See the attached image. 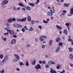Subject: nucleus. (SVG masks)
Instances as JSON below:
<instances>
[{"instance_id": "nucleus-39", "label": "nucleus", "mask_w": 73, "mask_h": 73, "mask_svg": "<svg viewBox=\"0 0 73 73\" xmlns=\"http://www.w3.org/2000/svg\"><path fill=\"white\" fill-rule=\"evenodd\" d=\"M19 64L20 65H24V63H23V62H20Z\"/></svg>"}, {"instance_id": "nucleus-43", "label": "nucleus", "mask_w": 73, "mask_h": 73, "mask_svg": "<svg viewBox=\"0 0 73 73\" xmlns=\"http://www.w3.org/2000/svg\"><path fill=\"white\" fill-rule=\"evenodd\" d=\"M39 0H36V3H35V4H37L39 3Z\"/></svg>"}, {"instance_id": "nucleus-62", "label": "nucleus", "mask_w": 73, "mask_h": 73, "mask_svg": "<svg viewBox=\"0 0 73 73\" xmlns=\"http://www.w3.org/2000/svg\"><path fill=\"white\" fill-rule=\"evenodd\" d=\"M62 15H63V16H65V14H64L63 13H62Z\"/></svg>"}, {"instance_id": "nucleus-61", "label": "nucleus", "mask_w": 73, "mask_h": 73, "mask_svg": "<svg viewBox=\"0 0 73 73\" xmlns=\"http://www.w3.org/2000/svg\"><path fill=\"white\" fill-rule=\"evenodd\" d=\"M62 33V31H60L59 32V33L60 34V35H61V33Z\"/></svg>"}, {"instance_id": "nucleus-45", "label": "nucleus", "mask_w": 73, "mask_h": 73, "mask_svg": "<svg viewBox=\"0 0 73 73\" xmlns=\"http://www.w3.org/2000/svg\"><path fill=\"white\" fill-rule=\"evenodd\" d=\"M46 62L45 61H43L42 62V63L43 64H45V62Z\"/></svg>"}, {"instance_id": "nucleus-48", "label": "nucleus", "mask_w": 73, "mask_h": 73, "mask_svg": "<svg viewBox=\"0 0 73 73\" xmlns=\"http://www.w3.org/2000/svg\"><path fill=\"white\" fill-rule=\"evenodd\" d=\"M3 40L4 41H6V40H7V38H6L5 37L3 38Z\"/></svg>"}, {"instance_id": "nucleus-50", "label": "nucleus", "mask_w": 73, "mask_h": 73, "mask_svg": "<svg viewBox=\"0 0 73 73\" xmlns=\"http://www.w3.org/2000/svg\"><path fill=\"white\" fill-rule=\"evenodd\" d=\"M8 31H7V33H6L4 34V35H8Z\"/></svg>"}, {"instance_id": "nucleus-4", "label": "nucleus", "mask_w": 73, "mask_h": 73, "mask_svg": "<svg viewBox=\"0 0 73 73\" xmlns=\"http://www.w3.org/2000/svg\"><path fill=\"white\" fill-rule=\"evenodd\" d=\"M7 32H9V33L10 35H15L14 31L13 30H9V29H7Z\"/></svg>"}, {"instance_id": "nucleus-49", "label": "nucleus", "mask_w": 73, "mask_h": 73, "mask_svg": "<svg viewBox=\"0 0 73 73\" xmlns=\"http://www.w3.org/2000/svg\"><path fill=\"white\" fill-rule=\"evenodd\" d=\"M25 29H26L27 30H28V29H27V26H25Z\"/></svg>"}, {"instance_id": "nucleus-58", "label": "nucleus", "mask_w": 73, "mask_h": 73, "mask_svg": "<svg viewBox=\"0 0 73 73\" xmlns=\"http://www.w3.org/2000/svg\"><path fill=\"white\" fill-rule=\"evenodd\" d=\"M50 18L51 20H53V17H51Z\"/></svg>"}, {"instance_id": "nucleus-40", "label": "nucleus", "mask_w": 73, "mask_h": 73, "mask_svg": "<svg viewBox=\"0 0 73 73\" xmlns=\"http://www.w3.org/2000/svg\"><path fill=\"white\" fill-rule=\"evenodd\" d=\"M65 73V70H63L62 72H60V73Z\"/></svg>"}, {"instance_id": "nucleus-23", "label": "nucleus", "mask_w": 73, "mask_h": 73, "mask_svg": "<svg viewBox=\"0 0 73 73\" xmlns=\"http://www.w3.org/2000/svg\"><path fill=\"white\" fill-rule=\"evenodd\" d=\"M69 57L70 58V59H72V58H73V55H72V54H71L70 55Z\"/></svg>"}, {"instance_id": "nucleus-1", "label": "nucleus", "mask_w": 73, "mask_h": 73, "mask_svg": "<svg viewBox=\"0 0 73 73\" xmlns=\"http://www.w3.org/2000/svg\"><path fill=\"white\" fill-rule=\"evenodd\" d=\"M59 46H58L57 47V48L56 49L55 52H58V51L60 50V46H62L63 44L62 43L60 42L58 44Z\"/></svg>"}, {"instance_id": "nucleus-21", "label": "nucleus", "mask_w": 73, "mask_h": 73, "mask_svg": "<svg viewBox=\"0 0 73 73\" xmlns=\"http://www.w3.org/2000/svg\"><path fill=\"white\" fill-rule=\"evenodd\" d=\"M33 30H34L33 29V28L32 27H31L30 28V29H29V31H33Z\"/></svg>"}, {"instance_id": "nucleus-35", "label": "nucleus", "mask_w": 73, "mask_h": 73, "mask_svg": "<svg viewBox=\"0 0 73 73\" xmlns=\"http://www.w3.org/2000/svg\"><path fill=\"white\" fill-rule=\"evenodd\" d=\"M22 31L23 32H25V29H24V28H23L22 29Z\"/></svg>"}, {"instance_id": "nucleus-38", "label": "nucleus", "mask_w": 73, "mask_h": 73, "mask_svg": "<svg viewBox=\"0 0 73 73\" xmlns=\"http://www.w3.org/2000/svg\"><path fill=\"white\" fill-rule=\"evenodd\" d=\"M17 21L18 22H20V21H21V19H18L17 20Z\"/></svg>"}, {"instance_id": "nucleus-36", "label": "nucleus", "mask_w": 73, "mask_h": 73, "mask_svg": "<svg viewBox=\"0 0 73 73\" xmlns=\"http://www.w3.org/2000/svg\"><path fill=\"white\" fill-rule=\"evenodd\" d=\"M43 23H48V22L47 21H45V20L43 21Z\"/></svg>"}, {"instance_id": "nucleus-52", "label": "nucleus", "mask_w": 73, "mask_h": 73, "mask_svg": "<svg viewBox=\"0 0 73 73\" xmlns=\"http://www.w3.org/2000/svg\"><path fill=\"white\" fill-rule=\"evenodd\" d=\"M39 64H41V63H42V61H39Z\"/></svg>"}, {"instance_id": "nucleus-20", "label": "nucleus", "mask_w": 73, "mask_h": 73, "mask_svg": "<svg viewBox=\"0 0 73 73\" xmlns=\"http://www.w3.org/2000/svg\"><path fill=\"white\" fill-rule=\"evenodd\" d=\"M47 15L49 16H52L53 15V13H51L50 12H48L47 13Z\"/></svg>"}, {"instance_id": "nucleus-14", "label": "nucleus", "mask_w": 73, "mask_h": 73, "mask_svg": "<svg viewBox=\"0 0 73 73\" xmlns=\"http://www.w3.org/2000/svg\"><path fill=\"white\" fill-rule=\"evenodd\" d=\"M15 56L16 57V58L17 59V60H19V56H18V55H17L16 54H14Z\"/></svg>"}, {"instance_id": "nucleus-46", "label": "nucleus", "mask_w": 73, "mask_h": 73, "mask_svg": "<svg viewBox=\"0 0 73 73\" xmlns=\"http://www.w3.org/2000/svg\"><path fill=\"white\" fill-rule=\"evenodd\" d=\"M62 12L64 13H66V11L65 10H63L62 11Z\"/></svg>"}, {"instance_id": "nucleus-9", "label": "nucleus", "mask_w": 73, "mask_h": 73, "mask_svg": "<svg viewBox=\"0 0 73 73\" xmlns=\"http://www.w3.org/2000/svg\"><path fill=\"white\" fill-rule=\"evenodd\" d=\"M56 27L58 30H61V29H62V27H61V26H58V25L56 26Z\"/></svg>"}, {"instance_id": "nucleus-22", "label": "nucleus", "mask_w": 73, "mask_h": 73, "mask_svg": "<svg viewBox=\"0 0 73 73\" xmlns=\"http://www.w3.org/2000/svg\"><path fill=\"white\" fill-rule=\"evenodd\" d=\"M26 8L28 11H30V10H31V7H30L29 6H28Z\"/></svg>"}, {"instance_id": "nucleus-32", "label": "nucleus", "mask_w": 73, "mask_h": 73, "mask_svg": "<svg viewBox=\"0 0 73 73\" xmlns=\"http://www.w3.org/2000/svg\"><path fill=\"white\" fill-rule=\"evenodd\" d=\"M1 73H4V69H2V70H1L0 71Z\"/></svg>"}, {"instance_id": "nucleus-53", "label": "nucleus", "mask_w": 73, "mask_h": 73, "mask_svg": "<svg viewBox=\"0 0 73 73\" xmlns=\"http://www.w3.org/2000/svg\"><path fill=\"white\" fill-rule=\"evenodd\" d=\"M22 9L24 11H25V8H23Z\"/></svg>"}, {"instance_id": "nucleus-13", "label": "nucleus", "mask_w": 73, "mask_h": 73, "mask_svg": "<svg viewBox=\"0 0 73 73\" xmlns=\"http://www.w3.org/2000/svg\"><path fill=\"white\" fill-rule=\"evenodd\" d=\"M16 40L15 39H13L11 41V44H14L16 42Z\"/></svg>"}, {"instance_id": "nucleus-17", "label": "nucleus", "mask_w": 73, "mask_h": 73, "mask_svg": "<svg viewBox=\"0 0 73 73\" xmlns=\"http://www.w3.org/2000/svg\"><path fill=\"white\" fill-rule=\"evenodd\" d=\"M68 49L69 50V52H72L73 51V48L72 47L68 48Z\"/></svg>"}, {"instance_id": "nucleus-29", "label": "nucleus", "mask_w": 73, "mask_h": 73, "mask_svg": "<svg viewBox=\"0 0 73 73\" xmlns=\"http://www.w3.org/2000/svg\"><path fill=\"white\" fill-rule=\"evenodd\" d=\"M60 66L59 65H58L56 66V68L57 69H60Z\"/></svg>"}, {"instance_id": "nucleus-3", "label": "nucleus", "mask_w": 73, "mask_h": 73, "mask_svg": "<svg viewBox=\"0 0 73 73\" xmlns=\"http://www.w3.org/2000/svg\"><path fill=\"white\" fill-rule=\"evenodd\" d=\"M8 1L5 0L2 1V2L1 3V5L3 6V5H4L5 4H8Z\"/></svg>"}, {"instance_id": "nucleus-25", "label": "nucleus", "mask_w": 73, "mask_h": 73, "mask_svg": "<svg viewBox=\"0 0 73 73\" xmlns=\"http://www.w3.org/2000/svg\"><path fill=\"white\" fill-rule=\"evenodd\" d=\"M70 12L71 14H73V8H72L71 9Z\"/></svg>"}, {"instance_id": "nucleus-30", "label": "nucleus", "mask_w": 73, "mask_h": 73, "mask_svg": "<svg viewBox=\"0 0 73 73\" xmlns=\"http://www.w3.org/2000/svg\"><path fill=\"white\" fill-rule=\"evenodd\" d=\"M64 6L68 7H69V5L66 3H65L64 5Z\"/></svg>"}, {"instance_id": "nucleus-18", "label": "nucleus", "mask_w": 73, "mask_h": 73, "mask_svg": "<svg viewBox=\"0 0 73 73\" xmlns=\"http://www.w3.org/2000/svg\"><path fill=\"white\" fill-rule=\"evenodd\" d=\"M66 25L67 26V28H68V30H69V27L68 26H70L69 24L68 23H66Z\"/></svg>"}, {"instance_id": "nucleus-31", "label": "nucleus", "mask_w": 73, "mask_h": 73, "mask_svg": "<svg viewBox=\"0 0 73 73\" xmlns=\"http://www.w3.org/2000/svg\"><path fill=\"white\" fill-rule=\"evenodd\" d=\"M35 64H36V60H35L33 62L32 64L33 65H34Z\"/></svg>"}, {"instance_id": "nucleus-55", "label": "nucleus", "mask_w": 73, "mask_h": 73, "mask_svg": "<svg viewBox=\"0 0 73 73\" xmlns=\"http://www.w3.org/2000/svg\"><path fill=\"white\" fill-rule=\"evenodd\" d=\"M13 37L15 38H16L17 37V36L16 35H13Z\"/></svg>"}, {"instance_id": "nucleus-34", "label": "nucleus", "mask_w": 73, "mask_h": 73, "mask_svg": "<svg viewBox=\"0 0 73 73\" xmlns=\"http://www.w3.org/2000/svg\"><path fill=\"white\" fill-rule=\"evenodd\" d=\"M68 40L69 41H70V42H73V40L71 39H68Z\"/></svg>"}, {"instance_id": "nucleus-8", "label": "nucleus", "mask_w": 73, "mask_h": 73, "mask_svg": "<svg viewBox=\"0 0 73 73\" xmlns=\"http://www.w3.org/2000/svg\"><path fill=\"white\" fill-rule=\"evenodd\" d=\"M50 12L51 13H54V7H52L51 9L50 10Z\"/></svg>"}, {"instance_id": "nucleus-26", "label": "nucleus", "mask_w": 73, "mask_h": 73, "mask_svg": "<svg viewBox=\"0 0 73 73\" xmlns=\"http://www.w3.org/2000/svg\"><path fill=\"white\" fill-rule=\"evenodd\" d=\"M0 58L1 59L3 58V55L1 54L0 55Z\"/></svg>"}, {"instance_id": "nucleus-51", "label": "nucleus", "mask_w": 73, "mask_h": 73, "mask_svg": "<svg viewBox=\"0 0 73 73\" xmlns=\"http://www.w3.org/2000/svg\"><path fill=\"white\" fill-rule=\"evenodd\" d=\"M35 23H39V21H35Z\"/></svg>"}, {"instance_id": "nucleus-54", "label": "nucleus", "mask_w": 73, "mask_h": 73, "mask_svg": "<svg viewBox=\"0 0 73 73\" xmlns=\"http://www.w3.org/2000/svg\"><path fill=\"white\" fill-rule=\"evenodd\" d=\"M52 64H53L54 65V64H55V63L53 62H52Z\"/></svg>"}, {"instance_id": "nucleus-42", "label": "nucleus", "mask_w": 73, "mask_h": 73, "mask_svg": "<svg viewBox=\"0 0 73 73\" xmlns=\"http://www.w3.org/2000/svg\"><path fill=\"white\" fill-rule=\"evenodd\" d=\"M12 20L13 21H16V19H15V18H13L12 19Z\"/></svg>"}, {"instance_id": "nucleus-28", "label": "nucleus", "mask_w": 73, "mask_h": 73, "mask_svg": "<svg viewBox=\"0 0 73 73\" xmlns=\"http://www.w3.org/2000/svg\"><path fill=\"white\" fill-rule=\"evenodd\" d=\"M26 66H29V63L28 62L27 60L26 61Z\"/></svg>"}, {"instance_id": "nucleus-12", "label": "nucleus", "mask_w": 73, "mask_h": 73, "mask_svg": "<svg viewBox=\"0 0 73 73\" xmlns=\"http://www.w3.org/2000/svg\"><path fill=\"white\" fill-rule=\"evenodd\" d=\"M67 33L68 31H67V30H66V29H65L63 31V33H64L65 35H67Z\"/></svg>"}, {"instance_id": "nucleus-47", "label": "nucleus", "mask_w": 73, "mask_h": 73, "mask_svg": "<svg viewBox=\"0 0 73 73\" xmlns=\"http://www.w3.org/2000/svg\"><path fill=\"white\" fill-rule=\"evenodd\" d=\"M46 68H49V65L48 64L46 65Z\"/></svg>"}, {"instance_id": "nucleus-11", "label": "nucleus", "mask_w": 73, "mask_h": 73, "mask_svg": "<svg viewBox=\"0 0 73 73\" xmlns=\"http://www.w3.org/2000/svg\"><path fill=\"white\" fill-rule=\"evenodd\" d=\"M27 20V17H25L23 18V19H21V22H24L25 21Z\"/></svg>"}, {"instance_id": "nucleus-6", "label": "nucleus", "mask_w": 73, "mask_h": 73, "mask_svg": "<svg viewBox=\"0 0 73 73\" xmlns=\"http://www.w3.org/2000/svg\"><path fill=\"white\" fill-rule=\"evenodd\" d=\"M41 66L39 64H38L37 66H35V69H36L37 70L40 69H41Z\"/></svg>"}, {"instance_id": "nucleus-37", "label": "nucleus", "mask_w": 73, "mask_h": 73, "mask_svg": "<svg viewBox=\"0 0 73 73\" xmlns=\"http://www.w3.org/2000/svg\"><path fill=\"white\" fill-rule=\"evenodd\" d=\"M38 28H39L41 30L42 29V27H41V26H38Z\"/></svg>"}, {"instance_id": "nucleus-10", "label": "nucleus", "mask_w": 73, "mask_h": 73, "mask_svg": "<svg viewBox=\"0 0 73 73\" xmlns=\"http://www.w3.org/2000/svg\"><path fill=\"white\" fill-rule=\"evenodd\" d=\"M51 70L50 71V72L51 73H57L56 72V71L55 70H53L52 68H51Z\"/></svg>"}, {"instance_id": "nucleus-15", "label": "nucleus", "mask_w": 73, "mask_h": 73, "mask_svg": "<svg viewBox=\"0 0 73 73\" xmlns=\"http://www.w3.org/2000/svg\"><path fill=\"white\" fill-rule=\"evenodd\" d=\"M29 5H30V6H32V7H34L35 6V4L33 3H28Z\"/></svg>"}, {"instance_id": "nucleus-44", "label": "nucleus", "mask_w": 73, "mask_h": 73, "mask_svg": "<svg viewBox=\"0 0 73 73\" xmlns=\"http://www.w3.org/2000/svg\"><path fill=\"white\" fill-rule=\"evenodd\" d=\"M48 64L49 65H51L52 64V61H50L49 62H48Z\"/></svg>"}, {"instance_id": "nucleus-41", "label": "nucleus", "mask_w": 73, "mask_h": 73, "mask_svg": "<svg viewBox=\"0 0 73 73\" xmlns=\"http://www.w3.org/2000/svg\"><path fill=\"white\" fill-rule=\"evenodd\" d=\"M31 23L32 24H35V21H31Z\"/></svg>"}, {"instance_id": "nucleus-57", "label": "nucleus", "mask_w": 73, "mask_h": 73, "mask_svg": "<svg viewBox=\"0 0 73 73\" xmlns=\"http://www.w3.org/2000/svg\"><path fill=\"white\" fill-rule=\"evenodd\" d=\"M17 10H20V7H18V8H17Z\"/></svg>"}, {"instance_id": "nucleus-59", "label": "nucleus", "mask_w": 73, "mask_h": 73, "mask_svg": "<svg viewBox=\"0 0 73 73\" xmlns=\"http://www.w3.org/2000/svg\"><path fill=\"white\" fill-rule=\"evenodd\" d=\"M14 9L15 10V11H16V7H14Z\"/></svg>"}, {"instance_id": "nucleus-5", "label": "nucleus", "mask_w": 73, "mask_h": 73, "mask_svg": "<svg viewBox=\"0 0 73 73\" xmlns=\"http://www.w3.org/2000/svg\"><path fill=\"white\" fill-rule=\"evenodd\" d=\"M14 27H17V28H21L22 26L20 25H19L17 24H15L13 25Z\"/></svg>"}, {"instance_id": "nucleus-56", "label": "nucleus", "mask_w": 73, "mask_h": 73, "mask_svg": "<svg viewBox=\"0 0 73 73\" xmlns=\"http://www.w3.org/2000/svg\"><path fill=\"white\" fill-rule=\"evenodd\" d=\"M42 48H45V45H43L42 46Z\"/></svg>"}, {"instance_id": "nucleus-64", "label": "nucleus", "mask_w": 73, "mask_h": 73, "mask_svg": "<svg viewBox=\"0 0 73 73\" xmlns=\"http://www.w3.org/2000/svg\"><path fill=\"white\" fill-rule=\"evenodd\" d=\"M68 37L69 38V39H70V36H69Z\"/></svg>"}, {"instance_id": "nucleus-7", "label": "nucleus", "mask_w": 73, "mask_h": 73, "mask_svg": "<svg viewBox=\"0 0 73 73\" xmlns=\"http://www.w3.org/2000/svg\"><path fill=\"white\" fill-rule=\"evenodd\" d=\"M8 59V56H6L4 58V59H3L2 62L3 63H5V61H7Z\"/></svg>"}, {"instance_id": "nucleus-16", "label": "nucleus", "mask_w": 73, "mask_h": 73, "mask_svg": "<svg viewBox=\"0 0 73 73\" xmlns=\"http://www.w3.org/2000/svg\"><path fill=\"white\" fill-rule=\"evenodd\" d=\"M60 40V38L58 37L56 38V40L57 42H58Z\"/></svg>"}, {"instance_id": "nucleus-27", "label": "nucleus", "mask_w": 73, "mask_h": 73, "mask_svg": "<svg viewBox=\"0 0 73 73\" xmlns=\"http://www.w3.org/2000/svg\"><path fill=\"white\" fill-rule=\"evenodd\" d=\"M52 42H53V41H52V40H51L50 41L49 43L50 45H52Z\"/></svg>"}, {"instance_id": "nucleus-24", "label": "nucleus", "mask_w": 73, "mask_h": 73, "mask_svg": "<svg viewBox=\"0 0 73 73\" xmlns=\"http://www.w3.org/2000/svg\"><path fill=\"white\" fill-rule=\"evenodd\" d=\"M19 5L20 6H21V7H24L23 4L21 3H19Z\"/></svg>"}, {"instance_id": "nucleus-60", "label": "nucleus", "mask_w": 73, "mask_h": 73, "mask_svg": "<svg viewBox=\"0 0 73 73\" xmlns=\"http://www.w3.org/2000/svg\"><path fill=\"white\" fill-rule=\"evenodd\" d=\"M17 71H19V70H20V69L19 68H17Z\"/></svg>"}, {"instance_id": "nucleus-33", "label": "nucleus", "mask_w": 73, "mask_h": 73, "mask_svg": "<svg viewBox=\"0 0 73 73\" xmlns=\"http://www.w3.org/2000/svg\"><path fill=\"white\" fill-rule=\"evenodd\" d=\"M8 22L9 23H11L12 22V19H9L8 20Z\"/></svg>"}, {"instance_id": "nucleus-19", "label": "nucleus", "mask_w": 73, "mask_h": 73, "mask_svg": "<svg viewBox=\"0 0 73 73\" xmlns=\"http://www.w3.org/2000/svg\"><path fill=\"white\" fill-rule=\"evenodd\" d=\"M27 20L29 21H31V17L28 16L27 17Z\"/></svg>"}, {"instance_id": "nucleus-63", "label": "nucleus", "mask_w": 73, "mask_h": 73, "mask_svg": "<svg viewBox=\"0 0 73 73\" xmlns=\"http://www.w3.org/2000/svg\"><path fill=\"white\" fill-rule=\"evenodd\" d=\"M29 44H27L26 46L27 47H29Z\"/></svg>"}, {"instance_id": "nucleus-2", "label": "nucleus", "mask_w": 73, "mask_h": 73, "mask_svg": "<svg viewBox=\"0 0 73 73\" xmlns=\"http://www.w3.org/2000/svg\"><path fill=\"white\" fill-rule=\"evenodd\" d=\"M46 38V36L42 35L40 36L39 38V40L40 41H44V39L43 38H44V39H45V38Z\"/></svg>"}]
</instances>
